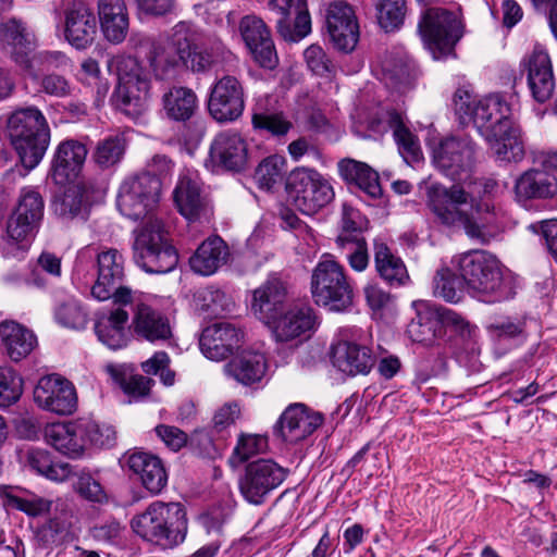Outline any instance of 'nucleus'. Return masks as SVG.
<instances>
[{
	"label": "nucleus",
	"mask_w": 557,
	"mask_h": 557,
	"mask_svg": "<svg viewBox=\"0 0 557 557\" xmlns=\"http://www.w3.org/2000/svg\"><path fill=\"white\" fill-rule=\"evenodd\" d=\"M127 321L128 312L122 306L101 313L95 324L98 339L113 350L125 347L128 341L125 330Z\"/></svg>",
	"instance_id": "obj_39"
},
{
	"label": "nucleus",
	"mask_w": 557,
	"mask_h": 557,
	"mask_svg": "<svg viewBox=\"0 0 557 557\" xmlns=\"http://www.w3.org/2000/svg\"><path fill=\"white\" fill-rule=\"evenodd\" d=\"M228 257L225 242L218 236L206 239L190 257L189 263L194 272L200 275H211L223 265Z\"/></svg>",
	"instance_id": "obj_42"
},
{
	"label": "nucleus",
	"mask_w": 557,
	"mask_h": 557,
	"mask_svg": "<svg viewBox=\"0 0 557 557\" xmlns=\"http://www.w3.org/2000/svg\"><path fill=\"white\" fill-rule=\"evenodd\" d=\"M125 276L122 253L110 248L97 256V280L91 287L94 298L103 301L112 299L113 304L126 306L133 301V292L121 283Z\"/></svg>",
	"instance_id": "obj_12"
},
{
	"label": "nucleus",
	"mask_w": 557,
	"mask_h": 557,
	"mask_svg": "<svg viewBox=\"0 0 557 557\" xmlns=\"http://www.w3.org/2000/svg\"><path fill=\"white\" fill-rule=\"evenodd\" d=\"M252 125L256 129H264L272 135L282 136L289 132L292 123L283 113H269L255 111Z\"/></svg>",
	"instance_id": "obj_60"
},
{
	"label": "nucleus",
	"mask_w": 557,
	"mask_h": 557,
	"mask_svg": "<svg viewBox=\"0 0 557 557\" xmlns=\"http://www.w3.org/2000/svg\"><path fill=\"white\" fill-rule=\"evenodd\" d=\"M474 144L468 136L446 137L433 150V162L454 181H462L474 161Z\"/></svg>",
	"instance_id": "obj_14"
},
{
	"label": "nucleus",
	"mask_w": 557,
	"mask_h": 557,
	"mask_svg": "<svg viewBox=\"0 0 557 557\" xmlns=\"http://www.w3.org/2000/svg\"><path fill=\"white\" fill-rule=\"evenodd\" d=\"M392 132L401 156L407 161L419 160L421 154L419 139L408 127V120L403 113L399 116V123L395 124Z\"/></svg>",
	"instance_id": "obj_55"
},
{
	"label": "nucleus",
	"mask_w": 557,
	"mask_h": 557,
	"mask_svg": "<svg viewBox=\"0 0 557 557\" xmlns=\"http://www.w3.org/2000/svg\"><path fill=\"white\" fill-rule=\"evenodd\" d=\"M437 315L443 335L446 331H450L461 339L470 338L473 327L461 314L441 307L437 308Z\"/></svg>",
	"instance_id": "obj_59"
},
{
	"label": "nucleus",
	"mask_w": 557,
	"mask_h": 557,
	"mask_svg": "<svg viewBox=\"0 0 557 557\" xmlns=\"http://www.w3.org/2000/svg\"><path fill=\"white\" fill-rule=\"evenodd\" d=\"M95 429L96 425L91 423H52L45 429V440L59 453L76 459L84 453L85 434Z\"/></svg>",
	"instance_id": "obj_26"
},
{
	"label": "nucleus",
	"mask_w": 557,
	"mask_h": 557,
	"mask_svg": "<svg viewBox=\"0 0 557 557\" xmlns=\"http://www.w3.org/2000/svg\"><path fill=\"white\" fill-rule=\"evenodd\" d=\"M87 149L75 139L60 143L51 162V176L57 184L64 185L74 181L86 160Z\"/></svg>",
	"instance_id": "obj_31"
},
{
	"label": "nucleus",
	"mask_w": 557,
	"mask_h": 557,
	"mask_svg": "<svg viewBox=\"0 0 557 557\" xmlns=\"http://www.w3.org/2000/svg\"><path fill=\"white\" fill-rule=\"evenodd\" d=\"M160 190V178L147 172L138 173L121 184L117 208L123 215L132 220L144 219L154 210Z\"/></svg>",
	"instance_id": "obj_11"
},
{
	"label": "nucleus",
	"mask_w": 557,
	"mask_h": 557,
	"mask_svg": "<svg viewBox=\"0 0 557 557\" xmlns=\"http://www.w3.org/2000/svg\"><path fill=\"white\" fill-rule=\"evenodd\" d=\"M304 58L309 70L319 76H329L334 72V65L318 45H311L304 51Z\"/></svg>",
	"instance_id": "obj_64"
},
{
	"label": "nucleus",
	"mask_w": 557,
	"mask_h": 557,
	"mask_svg": "<svg viewBox=\"0 0 557 557\" xmlns=\"http://www.w3.org/2000/svg\"><path fill=\"white\" fill-rule=\"evenodd\" d=\"M472 194L460 183L450 187L434 184L429 188L428 203L442 224L462 228L471 239L487 244L499 232L495 207L491 202L474 203Z\"/></svg>",
	"instance_id": "obj_1"
},
{
	"label": "nucleus",
	"mask_w": 557,
	"mask_h": 557,
	"mask_svg": "<svg viewBox=\"0 0 557 557\" xmlns=\"http://www.w3.org/2000/svg\"><path fill=\"white\" fill-rule=\"evenodd\" d=\"M287 470L269 459H260L247 466L239 480L243 497L252 505H260L265 497L286 479Z\"/></svg>",
	"instance_id": "obj_13"
},
{
	"label": "nucleus",
	"mask_w": 557,
	"mask_h": 557,
	"mask_svg": "<svg viewBox=\"0 0 557 557\" xmlns=\"http://www.w3.org/2000/svg\"><path fill=\"white\" fill-rule=\"evenodd\" d=\"M269 10L276 16L278 34L297 42L311 33V17L307 0H269Z\"/></svg>",
	"instance_id": "obj_16"
},
{
	"label": "nucleus",
	"mask_w": 557,
	"mask_h": 557,
	"mask_svg": "<svg viewBox=\"0 0 557 557\" xmlns=\"http://www.w3.org/2000/svg\"><path fill=\"white\" fill-rule=\"evenodd\" d=\"M364 228H367V220L361 213L357 209L344 205L342 212V231L336 239L337 245L342 248H346V244H350L356 239H364L359 236Z\"/></svg>",
	"instance_id": "obj_54"
},
{
	"label": "nucleus",
	"mask_w": 557,
	"mask_h": 557,
	"mask_svg": "<svg viewBox=\"0 0 557 557\" xmlns=\"http://www.w3.org/2000/svg\"><path fill=\"white\" fill-rule=\"evenodd\" d=\"M310 289L313 301L329 311L344 312L354 305L352 282L343 264L331 255H324L311 274Z\"/></svg>",
	"instance_id": "obj_6"
},
{
	"label": "nucleus",
	"mask_w": 557,
	"mask_h": 557,
	"mask_svg": "<svg viewBox=\"0 0 557 557\" xmlns=\"http://www.w3.org/2000/svg\"><path fill=\"white\" fill-rule=\"evenodd\" d=\"M490 148L500 161L519 162L524 158V145L520 129L512 121L508 122V129L495 132L486 138Z\"/></svg>",
	"instance_id": "obj_46"
},
{
	"label": "nucleus",
	"mask_w": 557,
	"mask_h": 557,
	"mask_svg": "<svg viewBox=\"0 0 557 557\" xmlns=\"http://www.w3.org/2000/svg\"><path fill=\"white\" fill-rule=\"evenodd\" d=\"M287 193L295 207L307 215H312L334 199L330 181L314 169L298 166L287 178Z\"/></svg>",
	"instance_id": "obj_9"
},
{
	"label": "nucleus",
	"mask_w": 557,
	"mask_h": 557,
	"mask_svg": "<svg viewBox=\"0 0 557 557\" xmlns=\"http://www.w3.org/2000/svg\"><path fill=\"white\" fill-rule=\"evenodd\" d=\"M455 113L463 125L472 124L486 139L495 132L508 129L511 106L499 94L478 99L467 90L454 95Z\"/></svg>",
	"instance_id": "obj_5"
},
{
	"label": "nucleus",
	"mask_w": 557,
	"mask_h": 557,
	"mask_svg": "<svg viewBox=\"0 0 557 557\" xmlns=\"http://www.w3.org/2000/svg\"><path fill=\"white\" fill-rule=\"evenodd\" d=\"M272 326L273 334L278 342H289L301 336H308L314 329L315 315L310 306L296 304L287 307Z\"/></svg>",
	"instance_id": "obj_30"
},
{
	"label": "nucleus",
	"mask_w": 557,
	"mask_h": 557,
	"mask_svg": "<svg viewBox=\"0 0 557 557\" xmlns=\"http://www.w3.org/2000/svg\"><path fill=\"white\" fill-rule=\"evenodd\" d=\"M373 252L376 272L384 281L396 286L407 283L409 274L404 261L383 240H374Z\"/></svg>",
	"instance_id": "obj_44"
},
{
	"label": "nucleus",
	"mask_w": 557,
	"mask_h": 557,
	"mask_svg": "<svg viewBox=\"0 0 557 557\" xmlns=\"http://www.w3.org/2000/svg\"><path fill=\"white\" fill-rule=\"evenodd\" d=\"M173 195L178 211L187 220L197 221L210 219L211 207L207 198L202 195L197 180L188 175L181 176Z\"/></svg>",
	"instance_id": "obj_33"
},
{
	"label": "nucleus",
	"mask_w": 557,
	"mask_h": 557,
	"mask_svg": "<svg viewBox=\"0 0 557 557\" xmlns=\"http://www.w3.org/2000/svg\"><path fill=\"white\" fill-rule=\"evenodd\" d=\"M461 282L448 268H441L433 278V294L448 302H457L461 298Z\"/></svg>",
	"instance_id": "obj_57"
},
{
	"label": "nucleus",
	"mask_w": 557,
	"mask_h": 557,
	"mask_svg": "<svg viewBox=\"0 0 557 557\" xmlns=\"http://www.w3.org/2000/svg\"><path fill=\"white\" fill-rule=\"evenodd\" d=\"M132 323L135 334L151 343L166 341L172 335L168 317L144 302L137 305Z\"/></svg>",
	"instance_id": "obj_36"
},
{
	"label": "nucleus",
	"mask_w": 557,
	"mask_h": 557,
	"mask_svg": "<svg viewBox=\"0 0 557 557\" xmlns=\"http://www.w3.org/2000/svg\"><path fill=\"white\" fill-rule=\"evenodd\" d=\"M268 448V438L259 434H243L238 438L237 445L233 451V458L237 462H244L255 455L265 451Z\"/></svg>",
	"instance_id": "obj_61"
},
{
	"label": "nucleus",
	"mask_w": 557,
	"mask_h": 557,
	"mask_svg": "<svg viewBox=\"0 0 557 557\" xmlns=\"http://www.w3.org/2000/svg\"><path fill=\"white\" fill-rule=\"evenodd\" d=\"M195 308L209 315H222L234 308V302L224 292L214 287H205L194 294Z\"/></svg>",
	"instance_id": "obj_51"
},
{
	"label": "nucleus",
	"mask_w": 557,
	"mask_h": 557,
	"mask_svg": "<svg viewBox=\"0 0 557 557\" xmlns=\"http://www.w3.org/2000/svg\"><path fill=\"white\" fill-rule=\"evenodd\" d=\"M384 83L396 89H405L413 79V65L403 52L387 53L381 64Z\"/></svg>",
	"instance_id": "obj_47"
},
{
	"label": "nucleus",
	"mask_w": 557,
	"mask_h": 557,
	"mask_svg": "<svg viewBox=\"0 0 557 557\" xmlns=\"http://www.w3.org/2000/svg\"><path fill=\"white\" fill-rule=\"evenodd\" d=\"M332 363L343 374H368L374 364L371 350L356 343L339 342L333 346Z\"/></svg>",
	"instance_id": "obj_34"
},
{
	"label": "nucleus",
	"mask_w": 557,
	"mask_h": 557,
	"mask_svg": "<svg viewBox=\"0 0 557 557\" xmlns=\"http://www.w3.org/2000/svg\"><path fill=\"white\" fill-rule=\"evenodd\" d=\"M323 422L318 412H310L302 404H294L285 409L275 431L287 443H298L312 434Z\"/></svg>",
	"instance_id": "obj_27"
},
{
	"label": "nucleus",
	"mask_w": 557,
	"mask_h": 557,
	"mask_svg": "<svg viewBox=\"0 0 557 557\" xmlns=\"http://www.w3.org/2000/svg\"><path fill=\"white\" fill-rule=\"evenodd\" d=\"M244 107V88L236 77L225 75L213 85L208 109L214 120L235 121L243 114Z\"/></svg>",
	"instance_id": "obj_17"
},
{
	"label": "nucleus",
	"mask_w": 557,
	"mask_h": 557,
	"mask_svg": "<svg viewBox=\"0 0 557 557\" xmlns=\"http://www.w3.org/2000/svg\"><path fill=\"white\" fill-rule=\"evenodd\" d=\"M527 71L528 86L531 95L539 103L548 101L555 90V77L548 53L541 47H535L522 60Z\"/></svg>",
	"instance_id": "obj_21"
},
{
	"label": "nucleus",
	"mask_w": 557,
	"mask_h": 557,
	"mask_svg": "<svg viewBox=\"0 0 557 557\" xmlns=\"http://www.w3.org/2000/svg\"><path fill=\"white\" fill-rule=\"evenodd\" d=\"M117 85L112 102L125 115L137 119L148 108L150 77L140 62L133 57L116 60Z\"/></svg>",
	"instance_id": "obj_7"
},
{
	"label": "nucleus",
	"mask_w": 557,
	"mask_h": 557,
	"mask_svg": "<svg viewBox=\"0 0 557 557\" xmlns=\"http://www.w3.org/2000/svg\"><path fill=\"white\" fill-rule=\"evenodd\" d=\"M42 215V197L33 188H23L17 207L8 220V238L16 243L24 240L37 227Z\"/></svg>",
	"instance_id": "obj_19"
},
{
	"label": "nucleus",
	"mask_w": 557,
	"mask_h": 557,
	"mask_svg": "<svg viewBox=\"0 0 557 557\" xmlns=\"http://www.w3.org/2000/svg\"><path fill=\"white\" fill-rule=\"evenodd\" d=\"M341 176L356 184L370 198L376 199L382 195L377 173L368 164L352 159H344L338 162Z\"/></svg>",
	"instance_id": "obj_45"
},
{
	"label": "nucleus",
	"mask_w": 557,
	"mask_h": 557,
	"mask_svg": "<svg viewBox=\"0 0 557 557\" xmlns=\"http://www.w3.org/2000/svg\"><path fill=\"white\" fill-rule=\"evenodd\" d=\"M515 190L517 197L522 199L553 198L557 195V177L537 166L519 176Z\"/></svg>",
	"instance_id": "obj_41"
},
{
	"label": "nucleus",
	"mask_w": 557,
	"mask_h": 557,
	"mask_svg": "<svg viewBox=\"0 0 557 557\" xmlns=\"http://www.w3.org/2000/svg\"><path fill=\"white\" fill-rule=\"evenodd\" d=\"M23 393V380L8 367H0V407L15 404Z\"/></svg>",
	"instance_id": "obj_58"
},
{
	"label": "nucleus",
	"mask_w": 557,
	"mask_h": 557,
	"mask_svg": "<svg viewBox=\"0 0 557 557\" xmlns=\"http://www.w3.org/2000/svg\"><path fill=\"white\" fill-rule=\"evenodd\" d=\"M286 297V284L276 275H271L253 290L251 310L259 320L270 324L287 308Z\"/></svg>",
	"instance_id": "obj_29"
},
{
	"label": "nucleus",
	"mask_w": 557,
	"mask_h": 557,
	"mask_svg": "<svg viewBox=\"0 0 557 557\" xmlns=\"http://www.w3.org/2000/svg\"><path fill=\"white\" fill-rule=\"evenodd\" d=\"M170 357L164 351H157L151 358L141 363L143 371L148 375H159L164 385L174 383V372L170 370Z\"/></svg>",
	"instance_id": "obj_62"
},
{
	"label": "nucleus",
	"mask_w": 557,
	"mask_h": 557,
	"mask_svg": "<svg viewBox=\"0 0 557 557\" xmlns=\"http://www.w3.org/2000/svg\"><path fill=\"white\" fill-rule=\"evenodd\" d=\"M0 48L22 70L33 71L28 54L34 48V35L18 20L0 23Z\"/></svg>",
	"instance_id": "obj_24"
},
{
	"label": "nucleus",
	"mask_w": 557,
	"mask_h": 557,
	"mask_svg": "<svg viewBox=\"0 0 557 557\" xmlns=\"http://www.w3.org/2000/svg\"><path fill=\"white\" fill-rule=\"evenodd\" d=\"M286 172V160L278 154L264 158L257 166L255 180L262 189L270 190L278 185Z\"/></svg>",
	"instance_id": "obj_52"
},
{
	"label": "nucleus",
	"mask_w": 557,
	"mask_h": 557,
	"mask_svg": "<svg viewBox=\"0 0 557 557\" xmlns=\"http://www.w3.org/2000/svg\"><path fill=\"white\" fill-rule=\"evenodd\" d=\"M407 332L413 342L428 347L438 345L443 338V330L440 327L437 309L418 314V318L408 325Z\"/></svg>",
	"instance_id": "obj_48"
},
{
	"label": "nucleus",
	"mask_w": 557,
	"mask_h": 557,
	"mask_svg": "<svg viewBox=\"0 0 557 557\" xmlns=\"http://www.w3.org/2000/svg\"><path fill=\"white\" fill-rule=\"evenodd\" d=\"M28 61L33 65V71L23 70L33 79H38L39 72L45 70H60L71 65V60L61 51L42 50L30 55Z\"/></svg>",
	"instance_id": "obj_56"
},
{
	"label": "nucleus",
	"mask_w": 557,
	"mask_h": 557,
	"mask_svg": "<svg viewBox=\"0 0 557 557\" xmlns=\"http://www.w3.org/2000/svg\"><path fill=\"white\" fill-rule=\"evenodd\" d=\"M133 250L135 263L149 273H168L178 262V256L168 243L161 222L151 216L136 232Z\"/></svg>",
	"instance_id": "obj_8"
},
{
	"label": "nucleus",
	"mask_w": 557,
	"mask_h": 557,
	"mask_svg": "<svg viewBox=\"0 0 557 557\" xmlns=\"http://www.w3.org/2000/svg\"><path fill=\"white\" fill-rule=\"evenodd\" d=\"M55 318L60 324L76 330L83 329L87 323V314L76 301L61 305L55 312Z\"/></svg>",
	"instance_id": "obj_63"
},
{
	"label": "nucleus",
	"mask_w": 557,
	"mask_h": 557,
	"mask_svg": "<svg viewBox=\"0 0 557 557\" xmlns=\"http://www.w3.org/2000/svg\"><path fill=\"white\" fill-rule=\"evenodd\" d=\"M326 26L331 40L341 51H352L359 39V25L352 8L345 1L330 3Z\"/></svg>",
	"instance_id": "obj_20"
},
{
	"label": "nucleus",
	"mask_w": 557,
	"mask_h": 557,
	"mask_svg": "<svg viewBox=\"0 0 557 557\" xmlns=\"http://www.w3.org/2000/svg\"><path fill=\"white\" fill-rule=\"evenodd\" d=\"M7 128L23 166L35 169L50 143V128L42 112L36 107L16 109L9 115Z\"/></svg>",
	"instance_id": "obj_3"
},
{
	"label": "nucleus",
	"mask_w": 557,
	"mask_h": 557,
	"mask_svg": "<svg viewBox=\"0 0 557 557\" xmlns=\"http://www.w3.org/2000/svg\"><path fill=\"white\" fill-rule=\"evenodd\" d=\"M185 26V21L178 22L171 29L166 41H158L147 37L140 39L139 45L147 49L146 58L151 70L159 79L172 78L180 65H182L181 53L177 46L178 28Z\"/></svg>",
	"instance_id": "obj_18"
},
{
	"label": "nucleus",
	"mask_w": 557,
	"mask_h": 557,
	"mask_svg": "<svg viewBox=\"0 0 557 557\" xmlns=\"http://www.w3.org/2000/svg\"><path fill=\"white\" fill-rule=\"evenodd\" d=\"M0 341L8 357L14 362L26 358L37 346L35 334L14 321L0 323Z\"/></svg>",
	"instance_id": "obj_40"
},
{
	"label": "nucleus",
	"mask_w": 557,
	"mask_h": 557,
	"mask_svg": "<svg viewBox=\"0 0 557 557\" xmlns=\"http://www.w3.org/2000/svg\"><path fill=\"white\" fill-rule=\"evenodd\" d=\"M34 400L42 409L57 414H72L77 408L74 385L58 374L39 379L34 389Z\"/></svg>",
	"instance_id": "obj_15"
},
{
	"label": "nucleus",
	"mask_w": 557,
	"mask_h": 557,
	"mask_svg": "<svg viewBox=\"0 0 557 557\" xmlns=\"http://www.w3.org/2000/svg\"><path fill=\"white\" fill-rule=\"evenodd\" d=\"M131 527L145 541L173 548L186 539V510L180 503L154 502L132 519Z\"/></svg>",
	"instance_id": "obj_2"
},
{
	"label": "nucleus",
	"mask_w": 557,
	"mask_h": 557,
	"mask_svg": "<svg viewBox=\"0 0 557 557\" xmlns=\"http://www.w3.org/2000/svg\"><path fill=\"white\" fill-rule=\"evenodd\" d=\"M379 25L385 32L399 29L407 13L406 0H377L375 4Z\"/></svg>",
	"instance_id": "obj_53"
},
{
	"label": "nucleus",
	"mask_w": 557,
	"mask_h": 557,
	"mask_svg": "<svg viewBox=\"0 0 557 557\" xmlns=\"http://www.w3.org/2000/svg\"><path fill=\"white\" fill-rule=\"evenodd\" d=\"M127 141L122 134L110 135L98 141L92 160L101 169H110L119 164L126 152Z\"/></svg>",
	"instance_id": "obj_50"
},
{
	"label": "nucleus",
	"mask_w": 557,
	"mask_h": 557,
	"mask_svg": "<svg viewBox=\"0 0 557 557\" xmlns=\"http://www.w3.org/2000/svg\"><path fill=\"white\" fill-rule=\"evenodd\" d=\"M26 462L30 469L53 481H64L72 472L69 463L53 462L49 451L40 448L29 449Z\"/></svg>",
	"instance_id": "obj_49"
},
{
	"label": "nucleus",
	"mask_w": 557,
	"mask_h": 557,
	"mask_svg": "<svg viewBox=\"0 0 557 557\" xmlns=\"http://www.w3.org/2000/svg\"><path fill=\"white\" fill-rule=\"evenodd\" d=\"M267 368L264 355L252 350L242 351L224 367L228 376L245 386L260 382L265 375Z\"/></svg>",
	"instance_id": "obj_38"
},
{
	"label": "nucleus",
	"mask_w": 557,
	"mask_h": 557,
	"mask_svg": "<svg viewBox=\"0 0 557 557\" xmlns=\"http://www.w3.org/2000/svg\"><path fill=\"white\" fill-rule=\"evenodd\" d=\"M97 34L95 14L84 3H75L65 12L64 37L76 49L90 46Z\"/></svg>",
	"instance_id": "obj_32"
},
{
	"label": "nucleus",
	"mask_w": 557,
	"mask_h": 557,
	"mask_svg": "<svg viewBox=\"0 0 557 557\" xmlns=\"http://www.w3.org/2000/svg\"><path fill=\"white\" fill-rule=\"evenodd\" d=\"M244 333L234 323L215 322L207 326L200 336L199 346L202 354L211 360H222L239 347Z\"/></svg>",
	"instance_id": "obj_23"
},
{
	"label": "nucleus",
	"mask_w": 557,
	"mask_h": 557,
	"mask_svg": "<svg viewBox=\"0 0 557 557\" xmlns=\"http://www.w3.org/2000/svg\"><path fill=\"white\" fill-rule=\"evenodd\" d=\"M461 277L472 296L484 302H498L511 297L497 258L484 250H474L459 257Z\"/></svg>",
	"instance_id": "obj_4"
},
{
	"label": "nucleus",
	"mask_w": 557,
	"mask_h": 557,
	"mask_svg": "<svg viewBox=\"0 0 557 557\" xmlns=\"http://www.w3.org/2000/svg\"><path fill=\"white\" fill-rule=\"evenodd\" d=\"M178 52L181 53L182 65L194 73H205L213 64V55L203 46L197 44V29L188 22L178 28L177 34Z\"/></svg>",
	"instance_id": "obj_35"
},
{
	"label": "nucleus",
	"mask_w": 557,
	"mask_h": 557,
	"mask_svg": "<svg viewBox=\"0 0 557 557\" xmlns=\"http://www.w3.org/2000/svg\"><path fill=\"white\" fill-rule=\"evenodd\" d=\"M124 465L152 495L160 494L168 484L165 467L156 455L147 451L127 453L124 456Z\"/></svg>",
	"instance_id": "obj_28"
},
{
	"label": "nucleus",
	"mask_w": 557,
	"mask_h": 557,
	"mask_svg": "<svg viewBox=\"0 0 557 557\" xmlns=\"http://www.w3.org/2000/svg\"><path fill=\"white\" fill-rule=\"evenodd\" d=\"M239 33L256 62L265 69H273L277 55L265 23L256 15H246L239 22Z\"/></svg>",
	"instance_id": "obj_22"
},
{
	"label": "nucleus",
	"mask_w": 557,
	"mask_h": 557,
	"mask_svg": "<svg viewBox=\"0 0 557 557\" xmlns=\"http://www.w3.org/2000/svg\"><path fill=\"white\" fill-rule=\"evenodd\" d=\"M210 158L228 171H243L249 161L248 144L237 132L219 133L211 143Z\"/></svg>",
	"instance_id": "obj_25"
},
{
	"label": "nucleus",
	"mask_w": 557,
	"mask_h": 557,
	"mask_svg": "<svg viewBox=\"0 0 557 557\" xmlns=\"http://www.w3.org/2000/svg\"><path fill=\"white\" fill-rule=\"evenodd\" d=\"M418 28L434 60L453 54L455 45L462 36L461 24L456 14L442 8L428 9Z\"/></svg>",
	"instance_id": "obj_10"
},
{
	"label": "nucleus",
	"mask_w": 557,
	"mask_h": 557,
	"mask_svg": "<svg viewBox=\"0 0 557 557\" xmlns=\"http://www.w3.org/2000/svg\"><path fill=\"white\" fill-rule=\"evenodd\" d=\"M98 14L104 37L112 44H121L128 32L124 0H98Z\"/></svg>",
	"instance_id": "obj_37"
},
{
	"label": "nucleus",
	"mask_w": 557,
	"mask_h": 557,
	"mask_svg": "<svg viewBox=\"0 0 557 557\" xmlns=\"http://www.w3.org/2000/svg\"><path fill=\"white\" fill-rule=\"evenodd\" d=\"M162 109L169 120L187 122L198 109L197 95L188 87L174 86L162 96Z\"/></svg>",
	"instance_id": "obj_43"
}]
</instances>
